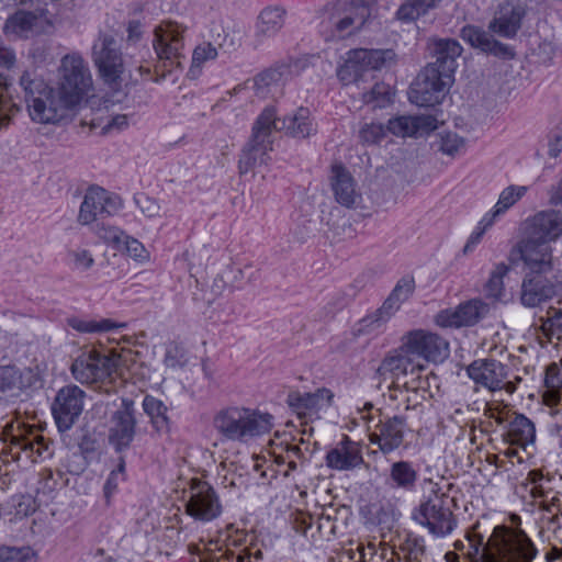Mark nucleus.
Returning a JSON list of instances; mask_svg holds the SVG:
<instances>
[{"instance_id":"obj_7","label":"nucleus","mask_w":562,"mask_h":562,"mask_svg":"<svg viewBox=\"0 0 562 562\" xmlns=\"http://www.w3.org/2000/svg\"><path fill=\"white\" fill-rule=\"evenodd\" d=\"M424 364L415 360L404 345L389 351L375 370V376L379 380V387L387 383L389 398L397 401L396 390L404 386L405 380H411L420 375Z\"/></svg>"},{"instance_id":"obj_63","label":"nucleus","mask_w":562,"mask_h":562,"mask_svg":"<svg viewBox=\"0 0 562 562\" xmlns=\"http://www.w3.org/2000/svg\"><path fill=\"white\" fill-rule=\"evenodd\" d=\"M164 362L168 368L172 369L183 367L187 362L184 350L177 345L169 347Z\"/></svg>"},{"instance_id":"obj_60","label":"nucleus","mask_w":562,"mask_h":562,"mask_svg":"<svg viewBox=\"0 0 562 562\" xmlns=\"http://www.w3.org/2000/svg\"><path fill=\"white\" fill-rule=\"evenodd\" d=\"M74 268L79 271H87L94 265V258L90 250L83 248H76L68 251Z\"/></svg>"},{"instance_id":"obj_62","label":"nucleus","mask_w":562,"mask_h":562,"mask_svg":"<svg viewBox=\"0 0 562 562\" xmlns=\"http://www.w3.org/2000/svg\"><path fill=\"white\" fill-rule=\"evenodd\" d=\"M135 202L145 216L151 218L160 215L161 206L156 199L138 194L135 196Z\"/></svg>"},{"instance_id":"obj_46","label":"nucleus","mask_w":562,"mask_h":562,"mask_svg":"<svg viewBox=\"0 0 562 562\" xmlns=\"http://www.w3.org/2000/svg\"><path fill=\"white\" fill-rule=\"evenodd\" d=\"M441 0H408L397 10V19L403 22L414 21L437 7Z\"/></svg>"},{"instance_id":"obj_3","label":"nucleus","mask_w":562,"mask_h":562,"mask_svg":"<svg viewBox=\"0 0 562 562\" xmlns=\"http://www.w3.org/2000/svg\"><path fill=\"white\" fill-rule=\"evenodd\" d=\"M271 415L245 407H228L214 417L215 429L229 440L246 441L271 429Z\"/></svg>"},{"instance_id":"obj_9","label":"nucleus","mask_w":562,"mask_h":562,"mask_svg":"<svg viewBox=\"0 0 562 562\" xmlns=\"http://www.w3.org/2000/svg\"><path fill=\"white\" fill-rule=\"evenodd\" d=\"M395 58L393 49H352L347 53V59L338 69L337 76L345 85H349L358 81L364 71L390 67Z\"/></svg>"},{"instance_id":"obj_34","label":"nucleus","mask_w":562,"mask_h":562,"mask_svg":"<svg viewBox=\"0 0 562 562\" xmlns=\"http://www.w3.org/2000/svg\"><path fill=\"white\" fill-rule=\"evenodd\" d=\"M37 382V375L31 368L19 369L14 366L0 368V391L16 393L32 387Z\"/></svg>"},{"instance_id":"obj_51","label":"nucleus","mask_w":562,"mask_h":562,"mask_svg":"<svg viewBox=\"0 0 562 562\" xmlns=\"http://www.w3.org/2000/svg\"><path fill=\"white\" fill-rule=\"evenodd\" d=\"M0 562H35V552L30 547H0Z\"/></svg>"},{"instance_id":"obj_52","label":"nucleus","mask_w":562,"mask_h":562,"mask_svg":"<svg viewBox=\"0 0 562 562\" xmlns=\"http://www.w3.org/2000/svg\"><path fill=\"white\" fill-rule=\"evenodd\" d=\"M216 56L217 50L210 43L196 46L192 54V64L189 70L191 77H196L200 72L201 65L206 60L215 59Z\"/></svg>"},{"instance_id":"obj_2","label":"nucleus","mask_w":562,"mask_h":562,"mask_svg":"<svg viewBox=\"0 0 562 562\" xmlns=\"http://www.w3.org/2000/svg\"><path fill=\"white\" fill-rule=\"evenodd\" d=\"M0 439L3 443L1 452L11 456L15 461L20 460L22 454L31 462L52 456L50 441L41 435L35 426L26 425L21 420L5 424Z\"/></svg>"},{"instance_id":"obj_4","label":"nucleus","mask_w":562,"mask_h":562,"mask_svg":"<svg viewBox=\"0 0 562 562\" xmlns=\"http://www.w3.org/2000/svg\"><path fill=\"white\" fill-rule=\"evenodd\" d=\"M376 0H337L322 9L323 22H327L339 37L362 30L373 18Z\"/></svg>"},{"instance_id":"obj_12","label":"nucleus","mask_w":562,"mask_h":562,"mask_svg":"<svg viewBox=\"0 0 562 562\" xmlns=\"http://www.w3.org/2000/svg\"><path fill=\"white\" fill-rule=\"evenodd\" d=\"M450 503L451 499L446 495L436 494L420 504L413 517L434 536L445 537L451 533L457 525Z\"/></svg>"},{"instance_id":"obj_38","label":"nucleus","mask_w":562,"mask_h":562,"mask_svg":"<svg viewBox=\"0 0 562 562\" xmlns=\"http://www.w3.org/2000/svg\"><path fill=\"white\" fill-rule=\"evenodd\" d=\"M333 396V393L327 389H318L314 393H301L294 391L289 393L286 403L300 416H302L305 411L316 409L321 407L323 403L329 404Z\"/></svg>"},{"instance_id":"obj_30","label":"nucleus","mask_w":562,"mask_h":562,"mask_svg":"<svg viewBox=\"0 0 562 562\" xmlns=\"http://www.w3.org/2000/svg\"><path fill=\"white\" fill-rule=\"evenodd\" d=\"M325 460L326 465L336 471H351L363 463L359 445L346 435L327 452Z\"/></svg>"},{"instance_id":"obj_53","label":"nucleus","mask_w":562,"mask_h":562,"mask_svg":"<svg viewBox=\"0 0 562 562\" xmlns=\"http://www.w3.org/2000/svg\"><path fill=\"white\" fill-rule=\"evenodd\" d=\"M124 481L125 461L123 458H120L116 469L111 471L103 486V493L108 504L110 503L111 497L116 493L120 484Z\"/></svg>"},{"instance_id":"obj_36","label":"nucleus","mask_w":562,"mask_h":562,"mask_svg":"<svg viewBox=\"0 0 562 562\" xmlns=\"http://www.w3.org/2000/svg\"><path fill=\"white\" fill-rule=\"evenodd\" d=\"M401 305L402 303L390 294L379 310L359 322L355 335H368L381 328L400 310Z\"/></svg>"},{"instance_id":"obj_48","label":"nucleus","mask_w":562,"mask_h":562,"mask_svg":"<svg viewBox=\"0 0 562 562\" xmlns=\"http://www.w3.org/2000/svg\"><path fill=\"white\" fill-rule=\"evenodd\" d=\"M559 303L562 304V302ZM540 321V330L549 341L553 337L562 340V307L550 306L547 310V316L541 317Z\"/></svg>"},{"instance_id":"obj_55","label":"nucleus","mask_w":562,"mask_h":562,"mask_svg":"<svg viewBox=\"0 0 562 562\" xmlns=\"http://www.w3.org/2000/svg\"><path fill=\"white\" fill-rule=\"evenodd\" d=\"M390 87L383 82H376L372 89L363 93L366 103H374V106L383 108L391 102Z\"/></svg>"},{"instance_id":"obj_44","label":"nucleus","mask_w":562,"mask_h":562,"mask_svg":"<svg viewBox=\"0 0 562 562\" xmlns=\"http://www.w3.org/2000/svg\"><path fill=\"white\" fill-rule=\"evenodd\" d=\"M507 436L512 443L526 447L528 443H532L535 441V425L526 416L517 415L509 423Z\"/></svg>"},{"instance_id":"obj_54","label":"nucleus","mask_w":562,"mask_h":562,"mask_svg":"<svg viewBox=\"0 0 562 562\" xmlns=\"http://www.w3.org/2000/svg\"><path fill=\"white\" fill-rule=\"evenodd\" d=\"M122 252L126 254L130 258L137 262H147L149 261V251L145 248V246L137 240L136 238L128 236L126 234L122 244Z\"/></svg>"},{"instance_id":"obj_31","label":"nucleus","mask_w":562,"mask_h":562,"mask_svg":"<svg viewBox=\"0 0 562 562\" xmlns=\"http://www.w3.org/2000/svg\"><path fill=\"white\" fill-rule=\"evenodd\" d=\"M437 128L432 115H401L390 119L386 131L398 137H412L427 134Z\"/></svg>"},{"instance_id":"obj_20","label":"nucleus","mask_w":562,"mask_h":562,"mask_svg":"<svg viewBox=\"0 0 562 562\" xmlns=\"http://www.w3.org/2000/svg\"><path fill=\"white\" fill-rule=\"evenodd\" d=\"M562 284V273L525 274L520 290V302L526 307H537L557 295Z\"/></svg>"},{"instance_id":"obj_45","label":"nucleus","mask_w":562,"mask_h":562,"mask_svg":"<svg viewBox=\"0 0 562 562\" xmlns=\"http://www.w3.org/2000/svg\"><path fill=\"white\" fill-rule=\"evenodd\" d=\"M143 408L157 431L164 432L169 429V420L166 414L167 407L160 400L146 395L143 401Z\"/></svg>"},{"instance_id":"obj_10","label":"nucleus","mask_w":562,"mask_h":562,"mask_svg":"<svg viewBox=\"0 0 562 562\" xmlns=\"http://www.w3.org/2000/svg\"><path fill=\"white\" fill-rule=\"evenodd\" d=\"M453 80L434 66H426L411 86L409 101L418 106L439 104L445 99Z\"/></svg>"},{"instance_id":"obj_28","label":"nucleus","mask_w":562,"mask_h":562,"mask_svg":"<svg viewBox=\"0 0 562 562\" xmlns=\"http://www.w3.org/2000/svg\"><path fill=\"white\" fill-rule=\"evenodd\" d=\"M560 236H562V214L558 211H542L528 221L527 239L550 245Z\"/></svg>"},{"instance_id":"obj_16","label":"nucleus","mask_w":562,"mask_h":562,"mask_svg":"<svg viewBox=\"0 0 562 562\" xmlns=\"http://www.w3.org/2000/svg\"><path fill=\"white\" fill-rule=\"evenodd\" d=\"M86 401V392L75 384L61 387L52 405L53 415L59 431L69 430L80 417Z\"/></svg>"},{"instance_id":"obj_41","label":"nucleus","mask_w":562,"mask_h":562,"mask_svg":"<svg viewBox=\"0 0 562 562\" xmlns=\"http://www.w3.org/2000/svg\"><path fill=\"white\" fill-rule=\"evenodd\" d=\"M418 480L417 471L408 461H396L390 467V484L392 487L411 492Z\"/></svg>"},{"instance_id":"obj_59","label":"nucleus","mask_w":562,"mask_h":562,"mask_svg":"<svg viewBox=\"0 0 562 562\" xmlns=\"http://www.w3.org/2000/svg\"><path fill=\"white\" fill-rule=\"evenodd\" d=\"M42 483L44 488L52 492L66 486L68 484V477L60 470L53 471L52 469H45L42 472Z\"/></svg>"},{"instance_id":"obj_14","label":"nucleus","mask_w":562,"mask_h":562,"mask_svg":"<svg viewBox=\"0 0 562 562\" xmlns=\"http://www.w3.org/2000/svg\"><path fill=\"white\" fill-rule=\"evenodd\" d=\"M469 378L475 383V391L480 387L494 393L505 390L508 394L516 391V384L508 381L507 366L495 359H477L468 368Z\"/></svg>"},{"instance_id":"obj_50","label":"nucleus","mask_w":562,"mask_h":562,"mask_svg":"<svg viewBox=\"0 0 562 562\" xmlns=\"http://www.w3.org/2000/svg\"><path fill=\"white\" fill-rule=\"evenodd\" d=\"M508 271V266L503 262L495 266L485 284V293L488 297L497 300L502 296L504 292L503 279Z\"/></svg>"},{"instance_id":"obj_64","label":"nucleus","mask_w":562,"mask_h":562,"mask_svg":"<svg viewBox=\"0 0 562 562\" xmlns=\"http://www.w3.org/2000/svg\"><path fill=\"white\" fill-rule=\"evenodd\" d=\"M546 384L548 387L562 389V371L555 363H552L547 369Z\"/></svg>"},{"instance_id":"obj_23","label":"nucleus","mask_w":562,"mask_h":562,"mask_svg":"<svg viewBox=\"0 0 562 562\" xmlns=\"http://www.w3.org/2000/svg\"><path fill=\"white\" fill-rule=\"evenodd\" d=\"M135 426L134 402L123 398L110 419L109 440L116 450L130 447L135 436Z\"/></svg>"},{"instance_id":"obj_22","label":"nucleus","mask_w":562,"mask_h":562,"mask_svg":"<svg viewBox=\"0 0 562 562\" xmlns=\"http://www.w3.org/2000/svg\"><path fill=\"white\" fill-rule=\"evenodd\" d=\"M491 311V306L480 299H473L459 304L453 310L441 311L436 316V323L441 327H463L474 326L485 318Z\"/></svg>"},{"instance_id":"obj_39","label":"nucleus","mask_w":562,"mask_h":562,"mask_svg":"<svg viewBox=\"0 0 562 562\" xmlns=\"http://www.w3.org/2000/svg\"><path fill=\"white\" fill-rule=\"evenodd\" d=\"M528 191L526 186H508L498 196L493 210L483 216V227H491L496 218L514 206Z\"/></svg>"},{"instance_id":"obj_33","label":"nucleus","mask_w":562,"mask_h":562,"mask_svg":"<svg viewBox=\"0 0 562 562\" xmlns=\"http://www.w3.org/2000/svg\"><path fill=\"white\" fill-rule=\"evenodd\" d=\"M278 127L273 131L284 130L295 138H307L317 132L316 124L307 108H299L292 115L280 120L276 116Z\"/></svg>"},{"instance_id":"obj_19","label":"nucleus","mask_w":562,"mask_h":562,"mask_svg":"<svg viewBox=\"0 0 562 562\" xmlns=\"http://www.w3.org/2000/svg\"><path fill=\"white\" fill-rule=\"evenodd\" d=\"M186 509L195 519L209 521L220 516L222 506L214 488L207 482L195 479L191 482Z\"/></svg>"},{"instance_id":"obj_8","label":"nucleus","mask_w":562,"mask_h":562,"mask_svg":"<svg viewBox=\"0 0 562 562\" xmlns=\"http://www.w3.org/2000/svg\"><path fill=\"white\" fill-rule=\"evenodd\" d=\"M92 61L104 85L114 91H119L122 86L125 66L119 42L113 35L104 32L99 33L92 46Z\"/></svg>"},{"instance_id":"obj_25","label":"nucleus","mask_w":562,"mask_h":562,"mask_svg":"<svg viewBox=\"0 0 562 562\" xmlns=\"http://www.w3.org/2000/svg\"><path fill=\"white\" fill-rule=\"evenodd\" d=\"M330 189L335 201L347 209H357L362 202V194L351 172L342 165L331 166Z\"/></svg>"},{"instance_id":"obj_13","label":"nucleus","mask_w":562,"mask_h":562,"mask_svg":"<svg viewBox=\"0 0 562 562\" xmlns=\"http://www.w3.org/2000/svg\"><path fill=\"white\" fill-rule=\"evenodd\" d=\"M182 33L183 29L173 22H164L155 29L153 45L161 67L168 72L181 67L184 59Z\"/></svg>"},{"instance_id":"obj_15","label":"nucleus","mask_w":562,"mask_h":562,"mask_svg":"<svg viewBox=\"0 0 562 562\" xmlns=\"http://www.w3.org/2000/svg\"><path fill=\"white\" fill-rule=\"evenodd\" d=\"M405 350L415 360L440 362L449 356V344L437 334L423 329H415L406 333L402 339Z\"/></svg>"},{"instance_id":"obj_42","label":"nucleus","mask_w":562,"mask_h":562,"mask_svg":"<svg viewBox=\"0 0 562 562\" xmlns=\"http://www.w3.org/2000/svg\"><path fill=\"white\" fill-rule=\"evenodd\" d=\"M423 390L425 393V389L422 386L420 375L413 378L411 380L404 381V386H400L396 390L397 400L401 401L396 407H405L406 409H413L419 412L422 407H424V394L419 393V390Z\"/></svg>"},{"instance_id":"obj_24","label":"nucleus","mask_w":562,"mask_h":562,"mask_svg":"<svg viewBox=\"0 0 562 562\" xmlns=\"http://www.w3.org/2000/svg\"><path fill=\"white\" fill-rule=\"evenodd\" d=\"M376 412L378 424L375 431L369 435V440L372 445H378L383 453H390L403 443L406 417L395 415L383 418L382 412L380 409Z\"/></svg>"},{"instance_id":"obj_26","label":"nucleus","mask_w":562,"mask_h":562,"mask_svg":"<svg viewBox=\"0 0 562 562\" xmlns=\"http://www.w3.org/2000/svg\"><path fill=\"white\" fill-rule=\"evenodd\" d=\"M27 110L34 122L55 124L76 109L56 89H53L49 94L47 93V99L43 97L34 100V104Z\"/></svg>"},{"instance_id":"obj_27","label":"nucleus","mask_w":562,"mask_h":562,"mask_svg":"<svg viewBox=\"0 0 562 562\" xmlns=\"http://www.w3.org/2000/svg\"><path fill=\"white\" fill-rule=\"evenodd\" d=\"M527 9V2L524 0H512L501 4L488 24V30L503 37H514L521 26Z\"/></svg>"},{"instance_id":"obj_58","label":"nucleus","mask_w":562,"mask_h":562,"mask_svg":"<svg viewBox=\"0 0 562 562\" xmlns=\"http://www.w3.org/2000/svg\"><path fill=\"white\" fill-rule=\"evenodd\" d=\"M464 138L456 133H446L441 136L439 149L449 156H456L464 148Z\"/></svg>"},{"instance_id":"obj_5","label":"nucleus","mask_w":562,"mask_h":562,"mask_svg":"<svg viewBox=\"0 0 562 562\" xmlns=\"http://www.w3.org/2000/svg\"><path fill=\"white\" fill-rule=\"evenodd\" d=\"M57 91L77 109L93 89V80L87 61L79 53H70L60 59L57 70Z\"/></svg>"},{"instance_id":"obj_11","label":"nucleus","mask_w":562,"mask_h":562,"mask_svg":"<svg viewBox=\"0 0 562 562\" xmlns=\"http://www.w3.org/2000/svg\"><path fill=\"white\" fill-rule=\"evenodd\" d=\"M116 355L101 353L94 349L83 351L72 362L70 371L80 383L91 384L111 379L119 366Z\"/></svg>"},{"instance_id":"obj_47","label":"nucleus","mask_w":562,"mask_h":562,"mask_svg":"<svg viewBox=\"0 0 562 562\" xmlns=\"http://www.w3.org/2000/svg\"><path fill=\"white\" fill-rule=\"evenodd\" d=\"M67 324L79 333H104L115 328L125 327L126 324L114 323L111 319L90 321L79 317H71L67 319Z\"/></svg>"},{"instance_id":"obj_17","label":"nucleus","mask_w":562,"mask_h":562,"mask_svg":"<svg viewBox=\"0 0 562 562\" xmlns=\"http://www.w3.org/2000/svg\"><path fill=\"white\" fill-rule=\"evenodd\" d=\"M121 207L122 201L119 196L101 187H90L80 205L78 221L82 225H88L99 218L114 215Z\"/></svg>"},{"instance_id":"obj_18","label":"nucleus","mask_w":562,"mask_h":562,"mask_svg":"<svg viewBox=\"0 0 562 562\" xmlns=\"http://www.w3.org/2000/svg\"><path fill=\"white\" fill-rule=\"evenodd\" d=\"M47 25L50 26L52 22L46 10L29 11L21 9L8 16L2 31L10 40H27L43 33Z\"/></svg>"},{"instance_id":"obj_37","label":"nucleus","mask_w":562,"mask_h":562,"mask_svg":"<svg viewBox=\"0 0 562 562\" xmlns=\"http://www.w3.org/2000/svg\"><path fill=\"white\" fill-rule=\"evenodd\" d=\"M401 305L402 303L390 294L379 310L359 322L355 335H368L381 328L400 310Z\"/></svg>"},{"instance_id":"obj_43","label":"nucleus","mask_w":562,"mask_h":562,"mask_svg":"<svg viewBox=\"0 0 562 562\" xmlns=\"http://www.w3.org/2000/svg\"><path fill=\"white\" fill-rule=\"evenodd\" d=\"M20 86L24 91L27 109L34 104V100L45 97L54 89L49 87L45 80L37 76L34 71H24L20 77Z\"/></svg>"},{"instance_id":"obj_57","label":"nucleus","mask_w":562,"mask_h":562,"mask_svg":"<svg viewBox=\"0 0 562 562\" xmlns=\"http://www.w3.org/2000/svg\"><path fill=\"white\" fill-rule=\"evenodd\" d=\"M386 135V128L379 123H366L359 131L363 144H376Z\"/></svg>"},{"instance_id":"obj_1","label":"nucleus","mask_w":562,"mask_h":562,"mask_svg":"<svg viewBox=\"0 0 562 562\" xmlns=\"http://www.w3.org/2000/svg\"><path fill=\"white\" fill-rule=\"evenodd\" d=\"M468 540L473 555L482 562H531L537 554L531 540L522 530L506 532L505 527H496L484 542V537L474 529Z\"/></svg>"},{"instance_id":"obj_35","label":"nucleus","mask_w":562,"mask_h":562,"mask_svg":"<svg viewBox=\"0 0 562 562\" xmlns=\"http://www.w3.org/2000/svg\"><path fill=\"white\" fill-rule=\"evenodd\" d=\"M288 75L289 68L286 66L269 68L251 80V88L260 98L274 97L276 93L280 92V88Z\"/></svg>"},{"instance_id":"obj_29","label":"nucleus","mask_w":562,"mask_h":562,"mask_svg":"<svg viewBox=\"0 0 562 562\" xmlns=\"http://www.w3.org/2000/svg\"><path fill=\"white\" fill-rule=\"evenodd\" d=\"M428 47L435 61L427 66H434L441 74L454 79V71L458 67L457 59L462 54V46L453 38H432L429 41Z\"/></svg>"},{"instance_id":"obj_6","label":"nucleus","mask_w":562,"mask_h":562,"mask_svg":"<svg viewBox=\"0 0 562 562\" xmlns=\"http://www.w3.org/2000/svg\"><path fill=\"white\" fill-rule=\"evenodd\" d=\"M277 127L276 109L268 106L257 117L251 136L241 150L238 160L239 175H246L267 164L268 153L272 149L271 134Z\"/></svg>"},{"instance_id":"obj_56","label":"nucleus","mask_w":562,"mask_h":562,"mask_svg":"<svg viewBox=\"0 0 562 562\" xmlns=\"http://www.w3.org/2000/svg\"><path fill=\"white\" fill-rule=\"evenodd\" d=\"M94 232L99 238L108 244H112L117 250H122L121 244L126 234L121 228L98 223Z\"/></svg>"},{"instance_id":"obj_21","label":"nucleus","mask_w":562,"mask_h":562,"mask_svg":"<svg viewBox=\"0 0 562 562\" xmlns=\"http://www.w3.org/2000/svg\"><path fill=\"white\" fill-rule=\"evenodd\" d=\"M519 252L526 268L525 274L562 273V270L555 268L552 247L547 243L525 238L519 244Z\"/></svg>"},{"instance_id":"obj_49","label":"nucleus","mask_w":562,"mask_h":562,"mask_svg":"<svg viewBox=\"0 0 562 562\" xmlns=\"http://www.w3.org/2000/svg\"><path fill=\"white\" fill-rule=\"evenodd\" d=\"M7 78L0 74V128L7 126L19 108L12 102L8 93Z\"/></svg>"},{"instance_id":"obj_32","label":"nucleus","mask_w":562,"mask_h":562,"mask_svg":"<svg viewBox=\"0 0 562 562\" xmlns=\"http://www.w3.org/2000/svg\"><path fill=\"white\" fill-rule=\"evenodd\" d=\"M461 37L472 47L479 48L484 53L502 57L514 56L509 46L496 41L488 32L479 26H464L461 30Z\"/></svg>"},{"instance_id":"obj_61","label":"nucleus","mask_w":562,"mask_h":562,"mask_svg":"<svg viewBox=\"0 0 562 562\" xmlns=\"http://www.w3.org/2000/svg\"><path fill=\"white\" fill-rule=\"evenodd\" d=\"M415 291V280L412 276H405L401 278L391 294L400 302L404 303L407 301Z\"/></svg>"},{"instance_id":"obj_40","label":"nucleus","mask_w":562,"mask_h":562,"mask_svg":"<svg viewBox=\"0 0 562 562\" xmlns=\"http://www.w3.org/2000/svg\"><path fill=\"white\" fill-rule=\"evenodd\" d=\"M285 10L281 7H267L260 11L256 21V36H274L284 25Z\"/></svg>"}]
</instances>
